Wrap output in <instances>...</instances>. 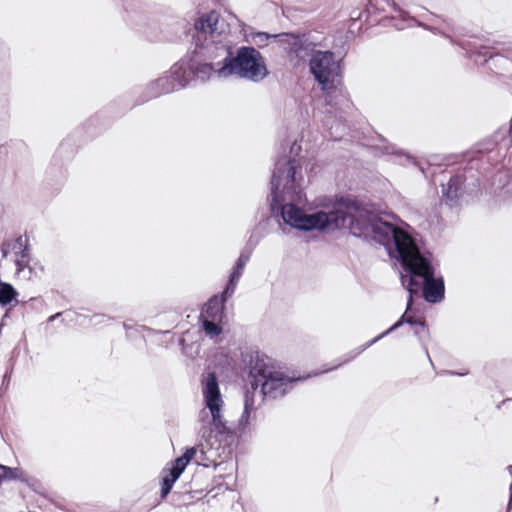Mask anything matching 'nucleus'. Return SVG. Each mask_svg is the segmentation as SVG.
Here are the masks:
<instances>
[{
    "label": "nucleus",
    "mask_w": 512,
    "mask_h": 512,
    "mask_svg": "<svg viewBox=\"0 0 512 512\" xmlns=\"http://www.w3.org/2000/svg\"><path fill=\"white\" fill-rule=\"evenodd\" d=\"M303 174L300 162L295 157H280L275 162L271 177V210L284 201L301 203L304 195L302 191ZM281 216L284 222L293 228L311 231L335 230L348 228L357 237H372L376 231V224L381 218L368 211L355 198L341 197L332 210L318 211L306 214L293 203L281 206Z\"/></svg>",
    "instance_id": "f257e3e1"
},
{
    "label": "nucleus",
    "mask_w": 512,
    "mask_h": 512,
    "mask_svg": "<svg viewBox=\"0 0 512 512\" xmlns=\"http://www.w3.org/2000/svg\"><path fill=\"white\" fill-rule=\"evenodd\" d=\"M376 231L372 238L386 247L391 258L399 261L402 267L401 282L409 292L406 312L389 329L375 337L366 346L379 341L381 338L390 334L404 323L415 326V334L422 337L427 332L425 323L414 319L408 315L410 311L413 295L422 290L424 299L429 303H438L444 299V280L442 276H436V268L433 255L422 250L417 241L405 230L383 221L376 224Z\"/></svg>",
    "instance_id": "f03ea898"
},
{
    "label": "nucleus",
    "mask_w": 512,
    "mask_h": 512,
    "mask_svg": "<svg viewBox=\"0 0 512 512\" xmlns=\"http://www.w3.org/2000/svg\"><path fill=\"white\" fill-rule=\"evenodd\" d=\"M202 393L205 408L199 413V434L209 441L212 435L227 439L233 436V429L228 425L222 414V399L218 380L214 372L207 373L202 380Z\"/></svg>",
    "instance_id": "7ed1b4c3"
},
{
    "label": "nucleus",
    "mask_w": 512,
    "mask_h": 512,
    "mask_svg": "<svg viewBox=\"0 0 512 512\" xmlns=\"http://www.w3.org/2000/svg\"><path fill=\"white\" fill-rule=\"evenodd\" d=\"M220 77L238 76L253 82H259L268 75L265 60L254 47L243 46L237 50L236 56L226 50V56L218 70Z\"/></svg>",
    "instance_id": "20e7f679"
},
{
    "label": "nucleus",
    "mask_w": 512,
    "mask_h": 512,
    "mask_svg": "<svg viewBox=\"0 0 512 512\" xmlns=\"http://www.w3.org/2000/svg\"><path fill=\"white\" fill-rule=\"evenodd\" d=\"M249 375L255 380L254 391H257L260 386L262 398L267 400L283 397L292 389L293 383L297 381V379L289 378L281 371L275 370L259 358L251 366Z\"/></svg>",
    "instance_id": "39448f33"
},
{
    "label": "nucleus",
    "mask_w": 512,
    "mask_h": 512,
    "mask_svg": "<svg viewBox=\"0 0 512 512\" xmlns=\"http://www.w3.org/2000/svg\"><path fill=\"white\" fill-rule=\"evenodd\" d=\"M310 70L322 89L334 88L332 92L343 97L341 89V65L330 51H317L310 59Z\"/></svg>",
    "instance_id": "423d86ee"
},
{
    "label": "nucleus",
    "mask_w": 512,
    "mask_h": 512,
    "mask_svg": "<svg viewBox=\"0 0 512 512\" xmlns=\"http://www.w3.org/2000/svg\"><path fill=\"white\" fill-rule=\"evenodd\" d=\"M191 77V69L181 67L178 63L172 67L170 74L164 75L152 82L147 88V93L150 98H154L173 92L188 85Z\"/></svg>",
    "instance_id": "0eeeda50"
},
{
    "label": "nucleus",
    "mask_w": 512,
    "mask_h": 512,
    "mask_svg": "<svg viewBox=\"0 0 512 512\" xmlns=\"http://www.w3.org/2000/svg\"><path fill=\"white\" fill-rule=\"evenodd\" d=\"M279 42L287 45L285 49L290 55H294L299 60L305 61L312 58L315 51V44L303 35H294L289 33H281Z\"/></svg>",
    "instance_id": "6e6552de"
},
{
    "label": "nucleus",
    "mask_w": 512,
    "mask_h": 512,
    "mask_svg": "<svg viewBox=\"0 0 512 512\" xmlns=\"http://www.w3.org/2000/svg\"><path fill=\"white\" fill-rule=\"evenodd\" d=\"M221 63L213 64V63H201L194 65L193 63L189 62H180L179 66L189 68L192 71V77L191 80L194 78L200 79L202 81L208 80L212 78L213 76H216L218 78H221L218 70L221 67Z\"/></svg>",
    "instance_id": "1a4fd4ad"
},
{
    "label": "nucleus",
    "mask_w": 512,
    "mask_h": 512,
    "mask_svg": "<svg viewBox=\"0 0 512 512\" xmlns=\"http://www.w3.org/2000/svg\"><path fill=\"white\" fill-rule=\"evenodd\" d=\"M255 380L251 382V389H247L244 398V410L242 416L239 419L238 428L241 431H244L249 423L250 417L252 413H255L259 407V403H256L255 395L257 391H254Z\"/></svg>",
    "instance_id": "9d476101"
},
{
    "label": "nucleus",
    "mask_w": 512,
    "mask_h": 512,
    "mask_svg": "<svg viewBox=\"0 0 512 512\" xmlns=\"http://www.w3.org/2000/svg\"><path fill=\"white\" fill-rule=\"evenodd\" d=\"M463 183L464 178L461 175H455L450 178L447 185L443 186L442 196L449 205L457 203Z\"/></svg>",
    "instance_id": "9b49d317"
},
{
    "label": "nucleus",
    "mask_w": 512,
    "mask_h": 512,
    "mask_svg": "<svg viewBox=\"0 0 512 512\" xmlns=\"http://www.w3.org/2000/svg\"><path fill=\"white\" fill-rule=\"evenodd\" d=\"M225 298H219L215 295L209 299L200 318H209L213 320H221L224 310Z\"/></svg>",
    "instance_id": "f8f14e48"
},
{
    "label": "nucleus",
    "mask_w": 512,
    "mask_h": 512,
    "mask_svg": "<svg viewBox=\"0 0 512 512\" xmlns=\"http://www.w3.org/2000/svg\"><path fill=\"white\" fill-rule=\"evenodd\" d=\"M219 14L212 11L201 18L195 23V29L204 33H214L218 30Z\"/></svg>",
    "instance_id": "ddd939ff"
},
{
    "label": "nucleus",
    "mask_w": 512,
    "mask_h": 512,
    "mask_svg": "<svg viewBox=\"0 0 512 512\" xmlns=\"http://www.w3.org/2000/svg\"><path fill=\"white\" fill-rule=\"evenodd\" d=\"M334 88L322 89L324 92L325 102L327 105L332 108H337L340 106H345L349 102L348 93L345 87L341 84V89L343 90V97L338 96L336 93L332 92Z\"/></svg>",
    "instance_id": "4468645a"
},
{
    "label": "nucleus",
    "mask_w": 512,
    "mask_h": 512,
    "mask_svg": "<svg viewBox=\"0 0 512 512\" xmlns=\"http://www.w3.org/2000/svg\"><path fill=\"white\" fill-rule=\"evenodd\" d=\"M196 451L197 450L195 447H191V448L187 449L181 457L177 458L172 463V469L174 471L178 472L179 474H182V472L184 471V469L186 468L188 463L192 460V458L196 454Z\"/></svg>",
    "instance_id": "2eb2a0df"
},
{
    "label": "nucleus",
    "mask_w": 512,
    "mask_h": 512,
    "mask_svg": "<svg viewBox=\"0 0 512 512\" xmlns=\"http://www.w3.org/2000/svg\"><path fill=\"white\" fill-rule=\"evenodd\" d=\"M17 295L18 293L12 285L0 282V305L6 306L10 304L14 299H16Z\"/></svg>",
    "instance_id": "dca6fc26"
},
{
    "label": "nucleus",
    "mask_w": 512,
    "mask_h": 512,
    "mask_svg": "<svg viewBox=\"0 0 512 512\" xmlns=\"http://www.w3.org/2000/svg\"><path fill=\"white\" fill-rule=\"evenodd\" d=\"M201 319L203 330L208 337L214 339L222 333V327L218 324L220 320H213L209 318Z\"/></svg>",
    "instance_id": "f3484780"
},
{
    "label": "nucleus",
    "mask_w": 512,
    "mask_h": 512,
    "mask_svg": "<svg viewBox=\"0 0 512 512\" xmlns=\"http://www.w3.org/2000/svg\"><path fill=\"white\" fill-rule=\"evenodd\" d=\"M22 477V471L19 468H11L0 464V482L17 480Z\"/></svg>",
    "instance_id": "a211bd4d"
},
{
    "label": "nucleus",
    "mask_w": 512,
    "mask_h": 512,
    "mask_svg": "<svg viewBox=\"0 0 512 512\" xmlns=\"http://www.w3.org/2000/svg\"><path fill=\"white\" fill-rule=\"evenodd\" d=\"M280 34H268L265 32H257L251 34V40L254 44L259 47H263L267 44L268 40L271 38H275L279 40Z\"/></svg>",
    "instance_id": "6ab92c4d"
},
{
    "label": "nucleus",
    "mask_w": 512,
    "mask_h": 512,
    "mask_svg": "<svg viewBox=\"0 0 512 512\" xmlns=\"http://www.w3.org/2000/svg\"><path fill=\"white\" fill-rule=\"evenodd\" d=\"M25 242L22 237H18L12 245V249L20 250L19 258L29 259V250Z\"/></svg>",
    "instance_id": "aec40b11"
},
{
    "label": "nucleus",
    "mask_w": 512,
    "mask_h": 512,
    "mask_svg": "<svg viewBox=\"0 0 512 512\" xmlns=\"http://www.w3.org/2000/svg\"><path fill=\"white\" fill-rule=\"evenodd\" d=\"M237 283L238 282L229 279L227 286L224 289L220 298H225V301H226L229 297H231L233 295V293L235 292Z\"/></svg>",
    "instance_id": "412c9836"
},
{
    "label": "nucleus",
    "mask_w": 512,
    "mask_h": 512,
    "mask_svg": "<svg viewBox=\"0 0 512 512\" xmlns=\"http://www.w3.org/2000/svg\"><path fill=\"white\" fill-rule=\"evenodd\" d=\"M173 483H171L168 479H162V485H161V498L164 499L166 496L170 493Z\"/></svg>",
    "instance_id": "4be33fe9"
},
{
    "label": "nucleus",
    "mask_w": 512,
    "mask_h": 512,
    "mask_svg": "<svg viewBox=\"0 0 512 512\" xmlns=\"http://www.w3.org/2000/svg\"><path fill=\"white\" fill-rule=\"evenodd\" d=\"M29 259L19 258L15 260L17 272L21 273L25 270L26 267H28Z\"/></svg>",
    "instance_id": "5701e85b"
},
{
    "label": "nucleus",
    "mask_w": 512,
    "mask_h": 512,
    "mask_svg": "<svg viewBox=\"0 0 512 512\" xmlns=\"http://www.w3.org/2000/svg\"><path fill=\"white\" fill-rule=\"evenodd\" d=\"M249 259H250L249 253H241L235 265L237 267L244 269V267L247 264V262L249 261Z\"/></svg>",
    "instance_id": "b1692460"
},
{
    "label": "nucleus",
    "mask_w": 512,
    "mask_h": 512,
    "mask_svg": "<svg viewBox=\"0 0 512 512\" xmlns=\"http://www.w3.org/2000/svg\"><path fill=\"white\" fill-rule=\"evenodd\" d=\"M181 474L174 471L172 468L169 469L168 473L163 476L164 479H168L171 483H175Z\"/></svg>",
    "instance_id": "393cba45"
},
{
    "label": "nucleus",
    "mask_w": 512,
    "mask_h": 512,
    "mask_svg": "<svg viewBox=\"0 0 512 512\" xmlns=\"http://www.w3.org/2000/svg\"><path fill=\"white\" fill-rule=\"evenodd\" d=\"M243 270V268L237 267L235 265L229 279L238 282Z\"/></svg>",
    "instance_id": "a878e982"
},
{
    "label": "nucleus",
    "mask_w": 512,
    "mask_h": 512,
    "mask_svg": "<svg viewBox=\"0 0 512 512\" xmlns=\"http://www.w3.org/2000/svg\"><path fill=\"white\" fill-rule=\"evenodd\" d=\"M479 56L484 57V61L486 62L489 59L493 58L492 53L487 48H482L481 50L476 52Z\"/></svg>",
    "instance_id": "bb28decb"
},
{
    "label": "nucleus",
    "mask_w": 512,
    "mask_h": 512,
    "mask_svg": "<svg viewBox=\"0 0 512 512\" xmlns=\"http://www.w3.org/2000/svg\"><path fill=\"white\" fill-rule=\"evenodd\" d=\"M354 357L355 356L353 355V356H351L349 358H346L345 360H343L342 362H339L337 365L333 366L332 368H326L323 372H328V371H331L333 369H336L337 367H340L342 364L349 362Z\"/></svg>",
    "instance_id": "cd10ccee"
},
{
    "label": "nucleus",
    "mask_w": 512,
    "mask_h": 512,
    "mask_svg": "<svg viewBox=\"0 0 512 512\" xmlns=\"http://www.w3.org/2000/svg\"><path fill=\"white\" fill-rule=\"evenodd\" d=\"M300 150V146H298L296 144V142H294L292 145H291V152H294V151H299Z\"/></svg>",
    "instance_id": "c85d7f7f"
},
{
    "label": "nucleus",
    "mask_w": 512,
    "mask_h": 512,
    "mask_svg": "<svg viewBox=\"0 0 512 512\" xmlns=\"http://www.w3.org/2000/svg\"><path fill=\"white\" fill-rule=\"evenodd\" d=\"M61 315V313H56L48 318L49 322L54 321L56 318H58Z\"/></svg>",
    "instance_id": "c756f323"
},
{
    "label": "nucleus",
    "mask_w": 512,
    "mask_h": 512,
    "mask_svg": "<svg viewBox=\"0 0 512 512\" xmlns=\"http://www.w3.org/2000/svg\"><path fill=\"white\" fill-rule=\"evenodd\" d=\"M419 25H420V26H423V27H424V28H426V29L432 30V31H434V30H436V29H437L436 27H433V26H427V25H425V24H421V23H419Z\"/></svg>",
    "instance_id": "7c9ffc66"
},
{
    "label": "nucleus",
    "mask_w": 512,
    "mask_h": 512,
    "mask_svg": "<svg viewBox=\"0 0 512 512\" xmlns=\"http://www.w3.org/2000/svg\"><path fill=\"white\" fill-rule=\"evenodd\" d=\"M387 153L393 154L396 153L395 149L392 147L390 150H387Z\"/></svg>",
    "instance_id": "2f4dec72"
},
{
    "label": "nucleus",
    "mask_w": 512,
    "mask_h": 512,
    "mask_svg": "<svg viewBox=\"0 0 512 512\" xmlns=\"http://www.w3.org/2000/svg\"><path fill=\"white\" fill-rule=\"evenodd\" d=\"M397 29H403L404 28V25H395Z\"/></svg>",
    "instance_id": "473e14b6"
},
{
    "label": "nucleus",
    "mask_w": 512,
    "mask_h": 512,
    "mask_svg": "<svg viewBox=\"0 0 512 512\" xmlns=\"http://www.w3.org/2000/svg\"><path fill=\"white\" fill-rule=\"evenodd\" d=\"M3 255L6 256L7 255V250L3 247Z\"/></svg>",
    "instance_id": "72a5a7b5"
},
{
    "label": "nucleus",
    "mask_w": 512,
    "mask_h": 512,
    "mask_svg": "<svg viewBox=\"0 0 512 512\" xmlns=\"http://www.w3.org/2000/svg\"><path fill=\"white\" fill-rule=\"evenodd\" d=\"M465 374H466V372L465 373H457V375H460V376H463Z\"/></svg>",
    "instance_id": "f704fd0d"
},
{
    "label": "nucleus",
    "mask_w": 512,
    "mask_h": 512,
    "mask_svg": "<svg viewBox=\"0 0 512 512\" xmlns=\"http://www.w3.org/2000/svg\"><path fill=\"white\" fill-rule=\"evenodd\" d=\"M509 470H510V472H511V474H512V466H510V467H509Z\"/></svg>",
    "instance_id": "c9c22d12"
}]
</instances>
